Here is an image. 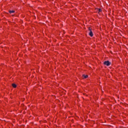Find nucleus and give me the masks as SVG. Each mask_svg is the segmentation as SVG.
Listing matches in <instances>:
<instances>
[{"instance_id":"1","label":"nucleus","mask_w":128,"mask_h":128,"mask_svg":"<svg viewBox=\"0 0 128 128\" xmlns=\"http://www.w3.org/2000/svg\"><path fill=\"white\" fill-rule=\"evenodd\" d=\"M104 64H105V66H110V62L108 60L105 61L104 62Z\"/></svg>"},{"instance_id":"2","label":"nucleus","mask_w":128,"mask_h":128,"mask_svg":"<svg viewBox=\"0 0 128 128\" xmlns=\"http://www.w3.org/2000/svg\"><path fill=\"white\" fill-rule=\"evenodd\" d=\"M88 34L90 36H94V34L92 33V31H90Z\"/></svg>"},{"instance_id":"3","label":"nucleus","mask_w":128,"mask_h":128,"mask_svg":"<svg viewBox=\"0 0 128 128\" xmlns=\"http://www.w3.org/2000/svg\"><path fill=\"white\" fill-rule=\"evenodd\" d=\"M82 76H84V78H88V75L83 74Z\"/></svg>"},{"instance_id":"4","label":"nucleus","mask_w":128,"mask_h":128,"mask_svg":"<svg viewBox=\"0 0 128 128\" xmlns=\"http://www.w3.org/2000/svg\"><path fill=\"white\" fill-rule=\"evenodd\" d=\"M12 86H13V88H16V84H12Z\"/></svg>"},{"instance_id":"5","label":"nucleus","mask_w":128,"mask_h":128,"mask_svg":"<svg viewBox=\"0 0 128 128\" xmlns=\"http://www.w3.org/2000/svg\"><path fill=\"white\" fill-rule=\"evenodd\" d=\"M9 12L10 14H14V10H10Z\"/></svg>"},{"instance_id":"6","label":"nucleus","mask_w":128,"mask_h":128,"mask_svg":"<svg viewBox=\"0 0 128 128\" xmlns=\"http://www.w3.org/2000/svg\"><path fill=\"white\" fill-rule=\"evenodd\" d=\"M88 30H89L90 32H92V28H91L90 27H89V28H88Z\"/></svg>"},{"instance_id":"7","label":"nucleus","mask_w":128,"mask_h":128,"mask_svg":"<svg viewBox=\"0 0 128 128\" xmlns=\"http://www.w3.org/2000/svg\"><path fill=\"white\" fill-rule=\"evenodd\" d=\"M98 12H102V9H99V10H98Z\"/></svg>"}]
</instances>
